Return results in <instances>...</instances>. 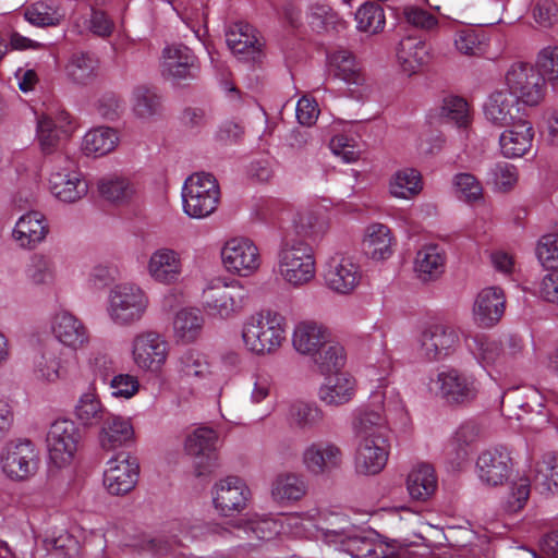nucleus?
Masks as SVG:
<instances>
[{"label":"nucleus","mask_w":558,"mask_h":558,"mask_svg":"<svg viewBox=\"0 0 558 558\" xmlns=\"http://www.w3.org/2000/svg\"><path fill=\"white\" fill-rule=\"evenodd\" d=\"M403 413L402 401L393 389L376 390L371 396V405L355 417L354 434L356 438L389 439L390 418Z\"/></svg>","instance_id":"nucleus-1"},{"label":"nucleus","mask_w":558,"mask_h":558,"mask_svg":"<svg viewBox=\"0 0 558 558\" xmlns=\"http://www.w3.org/2000/svg\"><path fill=\"white\" fill-rule=\"evenodd\" d=\"M287 338V319L277 311L262 310L243 324L242 339L247 350L256 354L276 352Z\"/></svg>","instance_id":"nucleus-2"},{"label":"nucleus","mask_w":558,"mask_h":558,"mask_svg":"<svg viewBox=\"0 0 558 558\" xmlns=\"http://www.w3.org/2000/svg\"><path fill=\"white\" fill-rule=\"evenodd\" d=\"M278 271L294 288L310 283L316 274L312 246L301 239L286 238L278 251Z\"/></svg>","instance_id":"nucleus-3"},{"label":"nucleus","mask_w":558,"mask_h":558,"mask_svg":"<svg viewBox=\"0 0 558 558\" xmlns=\"http://www.w3.org/2000/svg\"><path fill=\"white\" fill-rule=\"evenodd\" d=\"M149 307V296L138 286L118 284L111 289L107 313L118 326L129 327L138 324Z\"/></svg>","instance_id":"nucleus-4"},{"label":"nucleus","mask_w":558,"mask_h":558,"mask_svg":"<svg viewBox=\"0 0 558 558\" xmlns=\"http://www.w3.org/2000/svg\"><path fill=\"white\" fill-rule=\"evenodd\" d=\"M507 93L517 104L529 107L538 106L546 95L545 75L532 64L514 62L505 73Z\"/></svg>","instance_id":"nucleus-5"},{"label":"nucleus","mask_w":558,"mask_h":558,"mask_svg":"<svg viewBox=\"0 0 558 558\" xmlns=\"http://www.w3.org/2000/svg\"><path fill=\"white\" fill-rule=\"evenodd\" d=\"M220 189L216 178L207 172L191 174L182 189L184 213L192 218L211 215L219 204Z\"/></svg>","instance_id":"nucleus-6"},{"label":"nucleus","mask_w":558,"mask_h":558,"mask_svg":"<svg viewBox=\"0 0 558 558\" xmlns=\"http://www.w3.org/2000/svg\"><path fill=\"white\" fill-rule=\"evenodd\" d=\"M52 163L49 189L56 198L63 203H75L87 194L88 185L73 159L58 154Z\"/></svg>","instance_id":"nucleus-7"},{"label":"nucleus","mask_w":558,"mask_h":558,"mask_svg":"<svg viewBox=\"0 0 558 558\" xmlns=\"http://www.w3.org/2000/svg\"><path fill=\"white\" fill-rule=\"evenodd\" d=\"M131 355L138 369L158 373L168 360L169 343L159 332L143 330L132 338Z\"/></svg>","instance_id":"nucleus-8"},{"label":"nucleus","mask_w":558,"mask_h":558,"mask_svg":"<svg viewBox=\"0 0 558 558\" xmlns=\"http://www.w3.org/2000/svg\"><path fill=\"white\" fill-rule=\"evenodd\" d=\"M46 441L50 461L57 468H64L75 458L81 442V433L73 421L57 420L50 425Z\"/></svg>","instance_id":"nucleus-9"},{"label":"nucleus","mask_w":558,"mask_h":558,"mask_svg":"<svg viewBox=\"0 0 558 558\" xmlns=\"http://www.w3.org/2000/svg\"><path fill=\"white\" fill-rule=\"evenodd\" d=\"M204 310L210 315L229 318L239 314L245 305V294L241 287L213 280L203 291Z\"/></svg>","instance_id":"nucleus-10"},{"label":"nucleus","mask_w":558,"mask_h":558,"mask_svg":"<svg viewBox=\"0 0 558 558\" xmlns=\"http://www.w3.org/2000/svg\"><path fill=\"white\" fill-rule=\"evenodd\" d=\"M460 347L458 330L445 322L427 324L420 336V352L428 361L445 360Z\"/></svg>","instance_id":"nucleus-11"},{"label":"nucleus","mask_w":558,"mask_h":558,"mask_svg":"<svg viewBox=\"0 0 558 558\" xmlns=\"http://www.w3.org/2000/svg\"><path fill=\"white\" fill-rule=\"evenodd\" d=\"M38 464V451L28 439L9 442L1 453V469L13 481L28 480L36 473Z\"/></svg>","instance_id":"nucleus-12"},{"label":"nucleus","mask_w":558,"mask_h":558,"mask_svg":"<svg viewBox=\"0 0 558 558\" xmlns=\"http://www.w3.org/2000/svg\"><path fill=\"white\" fill-rule=\"evenodd\" d=\"M221 259L226 270L239 277L254 275L262 263L259 250L247 238H232L221 248Z\"/></svg>","instance_id":"nucleus-13"},{"label":"nucleus","mask_w":558,"mask_h":558,"mask_svg":"<svg viewBox=\"0 0 558 558\" xmlns=\"http://www.w3.org/2000/svg\"><path fill=\"white\" fill-rule=\"evenodd\" d=\"M251 496V489L238 476L221 478L211 488L214 507L223 517H231L246 509Z\"/></svg>","instance_id":"nucleus-14"},{"label":"nucleus","mask_w":558,"mask_h":558,"mask_svg":"<svg viewBox=\"0 0 558 558\" xmlns=\"http://www.w3.org/2000/svg\"><path fill=\"white\" fill-rule=\"evenodd\" d=\"M435 385L440 397L453 404L471 402L478 392L476 379L453 367L440 371L435 379Z\"/></svg>","instance_id":"nucleus-15"},{"label":"nucleus","mask_w":558,"mask_h":558,"mask_svg":"<svg viewBox=\"0 0 558 558\" xmlns=\"http://www.w3.org/2000/svg\"><path fill=\"white\" fill-rule=\"evenodd\" d=\"M513 470L511 452L504 446L488 448L476 460L480 481L487 486H499L508 481Z\"/></svg>","instance_id":"nucleus-16"},{"label":"nucleus","mask_w":558,"mask_h":558,"mask_svg":"<svg viewBox=\"0 0 558 558\" xmlns=\"http://www.w3.org/2000/svg\"><path fill=\"white\" fill-rule=\"evenodd\" d=\"M161 69L166 77L182 82L197 78L201 72V63L187 46L173 44L162 50Z\"/></svg>","instance_id":"nucleus-17"},{"label":"nucleus","mask_w":558,"mask_h":558,"mask_svg":"<svg viewBox=\"0 0 558 558\" xmlns=\"http://www.w3.org/2000/svg\"><path fill=\"white\" fill-rule=\"evenodd\" d=\"M361 278V267L352 256L337 254L326 263L325 283L336 293L350 294L360 284Z\"/></svg>","instance_id":"nucleus-18"},{"label":"nucleus","mask_w":558,"mask_h":558,"mask_svg":"<svg viewBox=\"0 0 558 558\" xmlns=\"http://www.w3.org/2000/svg\"><path fill=\"white\" fill-rule=\"evenodd\" d=\"M140 464L136 458L121 452L108 461L104 474V485L111 495H124L136 485Z\"/></svg>","instance_id":"nucleus-19"},{"label":"nucleus","mask_w":558,"mask_h":558,"mask_svg":"<svg viewBox=\"0 0 558 558\" xmlns=\"http://www.w3.org/2000/svg\"><path fill=\"white\" fill-rule=\"evenodd\" d=\"M74 131L75 124L66 111L57 112L53 117H43L37 125V138L41 151L45 155L57 153Z\"/></svg>","instance_id":"nucleus-20"},{"label":"nucleus","mask_w":558,"mask_h":558,"mask_svg":"<svg viewBox=\"0 0 558 558\" xmlns=\"http://www.w3.org/2000/svg\"><path fill=\"white\" fill-rule=\"evenodd\" d=\"M343 462L341 448L332 441H315L302 452V463L305 470L315 476L328 474L339 469Z\"/></svg>","instance_id":"nucleus-21"},{"label":"nucleus","mask_w":558,"mask_h":558,"mask_svg":"<svg viewBox=\"0 0 558 558\" xmlns=\"http://www.w3.org/2000/svg\"><path fill=\"white\" fill-rule=\"evenodd\" d=\"M217 445L218 433L210 427H198L186 437L185 451L195 458L198 476L209 472L216 464Z\"/></svg>","instance_id":"nucleus-22"},{"label":"nucleus","mask_w":558,"mask_h":558,"mask_svg":"<svg viewBox=\"0 0 558 558\" xmlns=\"http://www.w3.org/2000/svg\"><path fill=\"white\" fill-rule=\"evenodd\" d=\"M354 457L355 470L362 475H377L389 458V439L357 438Z\"/></svg>","instance_id":"nucleus-23"},{"label":"nucleus","mask_w":558,"mask_h":558,"mask_svg":"<svg viewBox=\"0 0 558 558\" xmlns=\"http://www.w3.org/2000/svg\"><path fill=\"white\" fill-rule=\"evenodd\" d=\"M150 278L161 284H174L183 274V259L179 251L161 246L151 252L147 262Z\"/></svg>","instance_id":"nucleus-24"},{"label":"nucleus","mask_w":558,"mask_h":558,"mask_svg":"<svg viewBox=\"0 0 558 558\" xmlns=\"http://www.w3.org/2000/svg\"><path fill=\"white\" fill-rule=\"evenodd\" d=\"M51 331L61 344L72 351H77L89 342L87 327L80 318L68 311H60L53 315Z\"/></svg>","instance_id":"nucleus-25"},{"label":"nucleus","mask_w":558,"mask_h":558,"mask_svg":"<svg viewBox=\"0 0 558 558\" xmlns=\"http://www.w3.org/2000/svg\"><path fill=\"white\" fill-rule=\"evenodd\" d=\"M507 128L499 136L502 156L506 158L523 157L533 145L535 132L532 123L525 119H519L518 122Z\"/></svg>","instance_id":"nucleus-26"},{"label":"nucleus","mask_w":558,"mask_h":558,"mask_svg":"<svg viewBox=\"0 0 558 558\" xmlns=\"http://www.w3.org/2000/svg\"><path fill=\"white\" fill-rule=\"evenodd\" d=\"M75 365V353L62 350L45 351L34 359L36 375L47 381H56L66 377Z\"/></svg>","instance_id":"nucleus-27"},{"label":"nucleus","mask_w":558,"mask_h":558,"mask_svg":"<svg viewBox=\"0 0 558 558\" xmlns=\"http://www.w3.org/2000/svg\"><path fill=\"white\" fill-rule=\"evenodd\" d=\"M101 423L98 435L101 448L114 450L134 442L135 430L131 417L109 413Z\"/></svg>","instance_id":"nucleus-28"},{"label":"nucleus","mask_w":558,"mask_h":558,"mask_svg":"<svg viewBox=\"0 0 558 558\" xmlns=\"http://www.w3.org/2000/svg\"><path fill=\"white\" fill-rule=\"evenodd\" d=\"M506 298L497 287L483 289L476 296L473 306L474 322L481 327L496 325L505 313Z\"/></svg>","instance_id":"nucleus-29"},{"label":"nucleus","mask_w":558,"mask_h":558,"mask_svg":"<svg viewBox=\"0 0 558 558\" xmlns=\"http://www.w3.org/2000/svg\"><path fill=\"white\" fill-rule=\"evenodd\" d=\"M356 380L345 372L326 376L319 388L318 397L322 402L331 407L349 403L355 396Z\"/></svg>","instance_id":"nucleus-30"},{"label":"nucleus","mask_w":558,"mask_h":558,"mask_svg":"<svg viewBox=\"0 0 558 558\" xmlns=\"http://www.w3.org/2000/svg\"><path fill=\"white\" fill-rule=\"evenodd\" d=\"M446 253L437 244H425L415 254L413 271L422 282H432L441 277L446 267Z\"/></svg>","instance_id":"nucleus-31"},{"label":"nucleus","mask_w":558,"mask_h":558,"mask_svg":"<svg viewBox=\"0 0 558 558\" xmlns=\"http://www.w3.org/2000/svg\"><path fill=\"white\" fill-rule=\"evenodd\" d=\"M48 231L44 215L39 211H28L16 221L12 236L19 246L34 248L45 240Z\"/></svg>","instance_id":"nucleus-32"},{"label":"nucleus","mask_w":558,"mask_h":558,"mask_svg":"<svg viewBox=\"0 0 558 558\" xmlns=\"http://www.w3.org/2000/svg\"><path fill=\"white\" fill-rule=\"evenodd\" d=\"M328 330L323 325L301 322L294 328L292 344L299 353L313 357L328 342Z\"/></svg>","instance_id":"nucleus-33"},{"label":"nucleus","mask_w":558,"mask_h":558,"mask_svg":"<svg viewBox=\"0 0 558 558\" xmlns=\"http://www.w3.org/2000/svg\"><path fill=\"white\" fill-rule=\"evenodd\" d=\"M515 104L507 92L496 90L484 105L485 119L495 126L507 128L522 119L514 113L519 111Z\"/></svg>","instance_id":"nucleus-34"},{"label":"nucleus","mask_w":558,"mask_h":558,"mask_svg":"<svg viewBox=\"0 0 558 558\" xmlns=\"http://www.w3.org/2000/svg\"><path fill=\"white\" fill-rule=\"evenodd\" d=\"M227 45L238 56L254 57L260 50L262 44L256 29L247 23H234L226 33Z\"/></svg>","instance_id":"nucleus-35"},{"label":"nucleus","mask_w":558,"mask_h":558,"mask_svg":"<svg viewBox=\"0 0 558 558\" xmlns=\"http://www.w3.org/2000/svg\"><path fill=\"white\" fill-rule=\"evenodd\" d=\"M395 239L391 230L383 223H373L365 230L363 247L375 260L389 258L393 253Z\"/></svg>","instance_id":"nucleus-36"},{"label":"nucleus","mask_w":558,"mask_h":558,"mask_svg":"<svg viewBox=\"0 0 558 558\" xmlns=\"http://www.w3.org/2000/svg\"><path fill=\"white\" fill-rule=\"evenodd\" d=\"M108 414L94 386H89L87 391L80 396L74 407V416L84 427L100 424Z\"/></svg>","instance_id":"nucleus-37"},{"label":"nucleus","mask_w":558,"mask_h":558,"mask_svg":"<svg viewBox=\"0 0 558 558\" xmlns=\"http://www.w3.org/2000/svg\"><path fill=\"white\" fill-rule=\"evenodd\" d=\"M307 493L304 477L296 473H282L271 484V497L280 505L301 500Z\"/></svg>","instance_id":"nucleus-38"},{"label":"nucleus","mask_w":558,"mask_h":558,"mask_svg":"<svg viewBox=\"0 0 558 558\" xmlns=\"http://www.w3.org/2000/svg\"><path fill=\"white\" fill-rule=\"evenodd\" d=\"M437 488V477L429 464L414 466L407 476V489L414 500L425 501L430 498Z\"/></svg>","instance_id":"nucleus-39"},{"label":"nucleus","mask_w":558,"mask_h":558,"mask_svg":"<svg viewBox=\"0 0 558 558\" xmlns=\"http://www.w3.org/2000/svg\"><path fill=\"white\" fill-rule=\"evenodd\" d=\"M478 438L476 424L468 422L462 424L454 433L446 447V456L452 465H460L470 453L471 446Z\"/></svg>","instance_id":"nucleus-40"},{"label":"nucleus","mask_w":558,"mask_h":558,"mask_svg":"<svg viewBox=\"0 0 558 558\" xmlns=\"http://www.w3.org/2000/svg\"><path fill=\"white\" fill-rule=\"evenodd\" d=\"M388 190L395 198L412 199L423 190L422 175L414 168L400 169L389 179Z\"/></svg>","instance_id":"nucleus-41"},{"label":"nucleus","mask_w":558,"mask_h":558,"mask_svg":"<svg viewBox=\"0 0 558 558\" xmlns=\"http://www.w3.org/2000/svg\"><path fill=\"white\" fill-rule=\"evenodd\" d=\"M119 136L116 130L99 126L89 130L83 137L82 150L86 156H105L118 146Z\"/></svg>","instance_id":"nucleus-42"},{"label":"nucleus","mask_w":558,"mask_h":558,"mask_svg":"<svg viewBox=\"0 0 558 558\" xmlns=\"http://www.w3.org/2000/svg\"><path fill=\"white\" fill-rule=\"evenodd\" d=\"M203 326L204 317L198 310H180L172 323L174 338L178 342L191 343L199 337Z\"/></svg>","instance_id":"nucleus-43"},{"label":"nucleus","mask_w":558,"mask_h":558,"mask_svg":"<svg viewBox=\"0 0 558 558\" xmlns=\"http://www.w3.org/2000/svg\"><path fill=\"white\" fill-rule=\"evenodd\" d=\"M330 73L347 84H361L363 75L354 57L348 50H335L328 54Z\"/></svg>","instance_id":"nucleus-44"},{"label":"nucleus","mask_w":558,"mask_h":558,"mask_svg":"<svg viewBox=\"0 0 558 558\" xmlns=\"http://www.w3.org/2000/svg\"><path fill=\"white\" fill-rule=\"evenodd\" d=\"M98 62L86 52L73 53L65 64L66 77L76 85H87L97 76Z\"/></svg>","instance_id":"nucleus-45"},{"label":"nucleus","mask_w":558,"mask_h":558,"mask_svg":"<svg viewBox=\"0 0 558 558\" xmlns=\"http://www.w3.org/2000/svg\"><path fill=\"white\" fill-rule=\"evenodd\" d=\"M132 110L136 118L150 120L162 112L161 97L147 86H136L132 93Z\"/></svg>","instance_id":"nucleus-46"},{"label":"nucleus","mask_w":558,"mask_h":558,"mask_svg":"<svg viewBox=\"0 0 558 558\" xmlns=\"http://www.w3.org/2000/svg\"><path fill=\"white\" fill-rule=\"evenodd\" d=\"M397 57L403 71L412 74L427 62L428 51L425 43L408 37L400 41Z\"/></svg>","instance_id":"nucleus-47"},{"label":"nucleus","mask_w":558,"mask_h":558,"mask_svg":"<svg viewBox=\"0 0 558 558\" xmlns=\"http://www.w3.org/2000/svg\"><path fill=\"white\" fill-rule=\"evenodd\" d=\"M25 20L37 27L57 26L64 17L60 8L53 3L37 1L24 10Z\"/></svg>","instance_id":"nucleus-48"},{"label":"nucleus","mask_w":558,"mask_h":558,"mask_svg":"<svg viewBox=\"0 0 558 558\" xmlns=\"http://www.w3.org/2000/svg\"><path fill=\"white\" fill-rule=\"evenodd\" d=\"M233 534L247 541H268L278 533V524L270 519H251L233 525Z\"/></svg>","instance_id":"nucleus-49"},{"label":"nucleus","mask_w":558,"mask_h":558,"mask_svg":"<svg viewBox=\"0 0 558 558\" xmlns=\"http://www.w3.org/2000/svg\"><path fill=\"white\" fill-rule=\"evenodd\" d=\"M313 360L319 372L329 376L340 373V369L344 366L345 351L341 344L328 341L322 347L316 356H313Z\"/></svg>","instance_id":"nucleus-50"},{"label":"nucleus","mask_w":558,"mask_h":558,"mask_svg":"<svg viewBox=\"0 0 558 558\" xmlns=\"http://www.w3.org/2000/svg\"><path fill=\"white\" fill-rule=\"evenodd\" d=\"M177 369L181 377L187 379H205L210 374V366L206 357L196 351H185L177 362Z\"/></svg>","instance_id":"nucleus-51"},{"label":"nucleus","mask_w":558,"mask_h":558,"mask_svg":"<svg viewBox=\"0 0 558 558\" xmlns=\"http://www.w3.org/2000/svg\"><path fill=\"white\" fill-rule=\"evenodd\" d=\"M98 189L102 197L113 203L129 201L135 193L134 185L128 178L116 174L102 178Z\"/></svg>","instance_id":"nucleus-52"},{"label":"nucleus","mask_w":558,"mask_h":558,"mask_svg":"<svg viewBox=\"0 0 558 558\" xmlns=\"http://www.w3.org/2000/svg\"><path fill=\"white\" fill-rule=\"evenodd\" d=\"M357 29L367 34H377L385 27V13L380 5L366 2L355 13Z\"/></svg>","instance_id":"nucleus-53"},{"label":"nucleus","mask_w":558,"mask_h":558,"mask_svg":"<svg viewBox=\"0 0 558 558\" xmlns=\"http://www.w3.org/2000/svg\"><path fill=\"white\" fill-rule=\"evenodd\" d=\"M27 279L36 286L50 284L56 278V264L49 256L34 254L26 268Z\"/></svg>","instance_id":"nucleus-54"},{"label":"nucleus","mask_w":558,"mask_h":558,"mask_svg":"<svg viewBox=\"0 0 558 558\" xmlns=\"http://www.w3.org/2000/svg\"><path fill=\"white\" fill-rule=\"evenodd\" d=\"M535 483L544 493H554L558 489V454H545L537 463Z\"/></svg>","instance_id":"nucleus-55"},{"label":"nucleus","mask_w":558,"mask_h":558,"mask_svg":"<svg viewBox=\"0 0 558 558\" xmlns=\"http://www.w3.org/2000/svg\"><path fill=\"white\" fill-rule=\"evenodd\" d=\"M289 420L292 425L301 429H308L317 426L324 420L323 411L314 405L304 402L293 403L289 411Z\"/></svg>","instance_id":"nucleus-56"},{"label":"nucleus","mask_w":558,"mask_h":558,"mask_svg":"<svg viewBox=\"0 0 558 558\" xmlns=\"http://www.w3.org/2000/svg\"><path fill=\"white\" fill-rule=\"evenodd\" d=\"M184 533L186 537L192 541H208L217 537L228 538L233 535V532L229 530V527L214 521H196L187 524L184 526Z\"/></svg>","instance_id":"nucleus-57"},{"label":"nucleus","mask_w":558,"mask_h":558,"mask_svg":"<svg viewBox=\"0 0 558 558\" xmlns=\"http://www.w3.org/2000/svg\"><path fill=\"white\" fill-rule=\"evenodd\" d=\"M531 494V482L526 476H519L515 478L510 487L506 498L505 509L508 512L515 513L522 510Z\"/></svg>","instance_id":"nucleus-58"},{"label":"nucleus","mask_w":558,"mask_h":558,"mask_svg":"<svg viewBox=\"0 0 558 558\" xmlns=\"http://www.w3.org/2000/svg\"><path fill=\"white\" fill-rule=\"evenodd\" d=\"M453 45L459 53L469 57L480 56L484 51V44L481 36L471 28L458 31L454 34Z\"/></svg>","instance_id":"nucleus-59"},{"label":"nucleus","mask_w":558,"mask_h":558,"mask_svg":"<svg viewBox=\"0 0 558 558\" xmlns=\"http://www.w3.org/2000/svg\"><path fill=\"white\" fill-rule=\"evenodd\" d=\"M477 352L475 356L486 365L505 364L502 357V344L496 340L485 337H475L473 339Z\"/></svg>","instance_id":"nucleus-60"},{"label":"nucleus","mask_w":558,"mask_h":558,"mask_svg":"<svg viewBox=\"0 0 558 558\" xmlns=\"http://www.w3.org/2000/svg\"><path fill=\"white\" fill-rule=\"evenodd\" d=\"M536 255L546 268L558 267V233L543 235L536 247Z\"/></svg>","instance_id":"nucleus-61"},{"label":"nucleus","mask_w":558,"mask_h":558,"mask_svg":"<svg viewBox=\"0 0 558 558\" xmlns=\"http://www.w3.org/2000/svg\"><path fill=\"white\" fill-rule=\"evenodd\" d=\"M403 17L407 23L422 31L430 32L438 26V19L433 13L416 5L404 7Z\"/></svg>","instance_id":"nucleus-62"},{"label":"nucleus","mask_w":558,"mask_h":558,"mask_svg":"<svg viewBox=\"0 0 558 558\" xmlns=\"http://www.w3.org/2000/svg\"><path fill=\"white\" fill-rule=\"evenodd\" d=\"M453 184L459 197L465 202H475L482 198V184L473 174L458 173L454 177Z\"/></svg>","instance_id":"nucleus-63"},{"label":"nucleus","mask_w":558,"mask_h":558,"mask_svg":"<svg viewBox=\"0 0 558 558\" xmlns=\"http://www.w3.org/2000/svg\"><path fill=\"white\" fill-rule=\"evenodd\" d=\"M536 64L548 81L558 87V46H547L538 54Z\"/></svg>","instance_id":"nucleus-64"}]
</instances>
